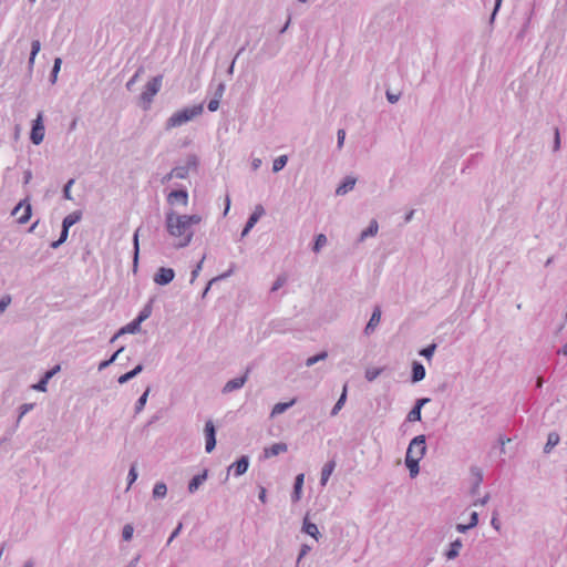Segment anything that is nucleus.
Here are the masks:
<instances>
[{"instance_id": "a211bd4d", "label": "nucleus", "mask_w": 567, "mask_h": 567, "mask_svg": "<svg viewBox=\"0 0 567 567\" xmlns=\"http://www.w3.org/2000/svg\"><path fill=\"white\" fill-rule=\"evenodd\" d=\"M296 402H297L296 399H291L289 402H284V403L275 404L272 410H271L270 416L275 417V416H277L279 414H282L287 409L292 406Z\"/></svg>"}, {"instance_id": "c9c22d12", "label": "nucleus", "mask_w": 567, "mask_h": 567, "mask_svg": "<svg viewBox=\"0 0 567 567\" xmlns=\"http://www.w3.org/2000/svg\"><path fill=\"white\" fill-rule=\"evenodd\" d=\"M327 244V237L323 234L317 236L313 250L319 251Z\"/></svg>"}, {"instance_id": "4468645a", "label": "nucleus", "mask_w": 567, "mask_h": 567, "mask_svg": "<svg viewBox=\"0 0 567 567\" xmlns=\"http://www.w3.org/2000/svg\"><path fill=\"white\" fill-rule=\"evenodd\" d=\"M429 401H430L429 399L417 400L415 406L408 414V421H410V422L420 421L421 420V409Z\"/></svg>"}, {"instance_id": "4be33fe9", "label": "nucleus", "mask_w": 567, "mask_h": 567, "mask_svg": "<svg viewBox=\"0 0 567 567\" xmlns=\"http://www.w3.org/2000/svg\"><path fill=\"white\" fill-rule=\"evenodd\" d=\"M461 548H462V542L460 539L454 540L445 554L446 558L447 559L456 558L460 554Z\"/></svg>"}, {"instance_id": "f03ea898", "label": "nucleus", "mask_w": 567, "mask_h": 567, "mask_svg": "<svg viewBox=\"0 0 567 567\" xmlns=\"http://www.w3.org/2000/svg\"><path fill=\"white\" fill-rule=\"evenodd\" d=\"M204 111L203 104L193 105L190 107L183 109L175 112L166 123V128L171 130L185 124L194 117L200 115Z\"/></svg>"}, {"instance_id": "f3484780", "label": "nucleus", "mask_w": 567, "mask_h": 567, "mask_svg": "<svg viewBox=\"0 0 567 567\" xmlns=\"http://www.w3.org/2000/svg\"><path fill=\"white\" fill-rule=\"evenodd\" d=\"M334 467H336L334 461H329L323 465L322 471H321V478H320V483L322 486H324L327 484V482L329 481L332 472L334 471Z\"/></svg>"}, {"instance_id": "bb28decb", "label": "nucleus", "mask_w": 567, "mask_h": 567, "mask_svg": "<svg viewBox=\"0 0 567 567\" xmlns=\"http://www.w3.org/2000/svg\"><path fill=\"white\" fill-rule=\"evenodd\" d=\"M205 480H206V473L194 476L188 484V491L190 493H194L195 491H197L199 485H202Z\"/></svg>"}, {"instance_id": "ea45409f", "label": "nucleus", "mask_w": 567, "mask_h": 567, "mask_svg": "<svg viewBox=\"0 0 567 567\" xmlns=\"http://www.w3.org/2000/svg\"><path fill=\"white\" fill-rule=\"evenodd\" d=\"M40 49H41L40 41H38V40L32 41L30 62L33 61L34 56L39 53Z\"/></svg>"}, {"instance_id": "79ce46f5", "label": "nucleus", "mask_w": 567, "mask_h": 567, "mask_svg": "<svg viewBox=\"0 0 567 567\" xmlns=\"http://www.w3.org/2000/svg\"><path fill=\"white\" fill-rule=\"evenodd\" d=\"M286 281H287V276H285V275L279 276V277L276 279V281H275V284H274V286H272L271 290H272V291L278 290L279 288H281V287L286 284Z\"/></svg>"}, {"instance_id": "dca6fc26", "label": "nucleus", "mask_w": 567, "mask_h": 567, "mask_svg": "<svg viewBox=\"0 0 567 567\" xmlns=\"http://www.w3.org/2000/svg\"><path fill=\"white\" fill-rule=\"evenodd\" d=\"M229 470H234L236 476L243 475L248 470V458L243 456L237 462L231 464Z\"/></svg>"}, {"instance_id": "58836bf2", "label": "nucleus", "mask_w": 567, "mask_h": 567, "mask_svg": "<svg viewBox=\"0 0 567 567\" xmlns=\"http://www.w3.org/2000/svg\"><path fill=\"white\" fill-rule=\"evenodd\" d=\"M133 532H134V528L132 525H125L124 528H123V533H122V536H123V539L128 542L132 539L133 537Z\"/></svg>"}, {"instance_id": "f704fd0d", "label": "nucleus", "mask_w": 567, "mask_h": 567, "mask_svg": "<svg viewBox=\"0 0 567 567\" xmlns=\"http://www.w3.org/2000/svg\"><path fill=\"white\" fill-rule=\"evenodd\" d=\"M184 169L183 168H174L168 175L163 178V182H168L174 177L184 178Z\"/></svg>"}, {"instance_id": "aec40b11", "label": "nucleus", "mask_w": 567, "mask_h": 567, "mask_svg": "<svg viewBox=\"0 0 567 567\" xmlns=\"http://www.w3.org/2000/svg\"><path fill=\"white\" fill-rule=\"evenodd\" d=\"M355 185V178L353 177H347L344 182L337 188L336 193L337 195H344L349 190L353 189Z\"/></svg>"}, {"instance_id": "6ab92c4d", "label": "nucleus", "mask_w": 567, "mask_h": 567, "mask_svg": "<svg viewBox=\"0 0 567 567\" xmlns=\"http://www.w3.org/2000/svg\"><path fill=\"white\" fill-rule=\"evenodd\" d=\"M425 378V369L419 362H413L412 367V380L413 382H419Z\"/></svg>"}, {"instance_id": "8fccbe9b", "label": "nucleus", "mask_w": 567, "mask_h": 567, "mask_svg": "<svg viewBox=\"0 0 567 567\" xmlns=\"http://www.w3.org/2000/svg\"><path fill=\"white\" fill-rule=\"evenodd\" d=\"M122 351H123V348L118 349V350H117V351H116V352L111 357V359H110V360L104 361V362H102V363L100 364V369H103V368L107 367L110 363H112V362L116 359V357H117Z\"/></svg>"}, {"instance_id": "b1692460", "label": "nucleus", "mask_w": 567, "mask_h": 567, "mask_svg": "<svg viewBox=\"0 0 567 567\" xmlns=\"http://www.w3.org/2000/svg\"><path fill=\"white\" fill-rule=\"evenodd\" d=\"M477 522H478V515L476 512H472L471 513V520L468 524H457L456 525V529L461 533H464L465 530H467L468 528H472L474 526L477 525Z\"/></svg>"}, {"instance_id": "4c0bfd02", "label": "nucleus", "mask_w": 567, "mask_h": 567, "mask_svg": "<svg viewBox=\"0 0 567 567\" xmlns=\"http://www.w3.org/2000/svg\"><path fill=\"white\" fill-rule=\"evenodd\" d=\"M148 393H150V389H147L143 395L137 400V403H136V411L140 412L143 410L144 405L146 404V401H147V396H148Z\"/></svg>"}, {"instance_id": "e2e57ef3", "label": "nucleus", "mask_w": 567, "mask_h": 567, "mask_svg": "<svg viewBox=\"0 0 567 567\" xmlns=\"http://www.w3.org/2000/svg\"><path fill=\"white\" fill-rule=\"evenodd\" d=\"M327 352H321L320 354H317L316 358H318V361L324 360L327 358Z\"/></svg>"}, {"instance_id": "f257e3e1", "label": "nucleus", "mask_w": 567, "mask_h": 567, "mask_svg": "<svg viewBox=\"0 0 567 567\" xmlns=\"http://www.w3.org/2000/svg\"><path fill=\"white\" fill-rule=\"evenodd\" d=\"M202 221L199 215H179L173 210L166 214L167 233L176 240L175 247H186L194 236L192 226Z\"/></svg>"}, {"instance_id": "0eeeda50", "label": "nucleus", "mask_w": 567, "mask_h": 567, "mask_svg": "<svg viewBox=\"0 0 567 567\" xmlns=\"http://www.w3.org/2000/svg\"><path fill=\"white\" fill-rule=\"evenodd\" d=\"M204 434L206 440L205 450L207 453H210L216 446V431L213 421L209 420L205 423Z\"/></svg>"}, {"instance_id": "473e14b6", "label": "nucleus", "mask_w": 567, "mask_h": 567, "mask_svg": "<svg viewBox=\"0 0 567 567\" xmlns=\"http://www.w3.org/2000/svg\"><path fill=\"white\" fill-rule=\"evenodd\" d=\"M382 372V369L380 368H369L365 371V378L368 381L375 380Z\"/></svg>"}, {"instance_id": "338daca9", "label": "nucleus", "mask_w": 567, "mask_h": 567, "mask_svg": "<svg viewBox=\"0 0 567 567\" xmlns=\"http://www.w3.org/2000/svg\"><path fill=\"white\" fill-rule=\"evenodd\" d=\"M259 498H260V501H261L262 503H265V502H266V491H265V489H262V491H261V493H260V495H259Z\"/></svg>"}, {"instance_id": "9d476101", "label": "nucleus", "mask_w": 567, "mask_h": 567, "mask_svg": "<svg viewBox=\"0 0 567 567\" xmlns=\"http://www.w3.org/2000/svg\"><path fill=\"white\" fill-rule=\"evenodd\" d=\"M167 200L169 204L179 203L183 206H187L188 194L186 190H173L168 194Z\"/></svg>"}, {"instance_id": "5701e85b", "label": "nucleus", "mask_w": 567, "mask_h": 567, "mask_svg": "<svg viewBox=\"0 0 567 567\" xmlns=\"http://www.w3.org/2000/svg\"><path fill=\"white\" fill-rule=\"evenodd\" d=\"M303 532L315 539H318L320 533L316 524L310 523L307 518L303 522Z\"/></svg>"}, {"instance_id": "f8f14e48", "label": "nucleus", "mask_w": 567, "mask_h": 567, "mask_svg": "<svg viewBox=\"0 0 567 567\" xmlns=\"http://www.w3.org/2000/svg\"><path fill=\"white\" fill-rule=\"evenodd\" d=\"M287 450H288V446L286 443H275L271 446L266 447L264 450V456L266 458H270L272 456H277L280 453L287 452Z\"/></svg>"}, {"instance_id": "13d9d810", "label": "nucleus", "mask_w": 567, "mask_h": 567, "mask_svg": "<svg viewBox=\"0 0 567 567\" xmlns=\"http://www.w3.org/2000/svg\"><path fill=\"white\" fill-rule=\"evenodd\" d=\"M317 362H318V358H316V355H313V357H310V358L307 359L306 364L308 367H311V365H313Z\"/></svg>"}, {"instance_id": "20e7f679", "label": "nucleus", "mask_w": 567, "mask_h": 567, "mask_svg": "<svg viewBox=\"0 0 567 567\" xmlns=\"http://www.w3.org/2000/svg\"><path fill=\"white\" fill-rule=\"evenodd\" d=\"M425 437L423 435H419L414 437L406 451L405 458H415L416 461H420L423 455L425 454Z\"/></svg>"}, {"instance_id": "c03bdc74", "label": "nucleus", "mask_w": 567, "mask_h": 567, "mask_svg": "<svg viewBox=\"0 0 567 567\" xmlns=\"http://www.w3.org/2000/svg\"><path fill=\"white\" fill-rule=\"evenodd\" d=\"M68 235H69V229L62 227L60 239L58 241H54L52 244V247L56 248L59 245H61L63 241H65L68 238Z\"/></svg>"}, {"instance_id": "5fc2aeb1", "label": "nucleus", "mask_w": 567, "mask_h": 567, "mask_svg": "<svg viewBox=\"0 0 567 567\" xmlns=\"http://www.w3.org/2000/svg\"><path fill=\"white\" fill-rule=\"evenodd\" d=\"M61 65H62V60L60 58H56L54 60V64H53L52 71H60Z\"/></svg>"}, {"instance_id": "bf43d9fd", "label": "nucleus", "mask_w": 567, "mask_h": 567, "mask_svg": "<svg viewBox=\"0 0 567 567\" xmlns=\"http://www.w3.org/2000/svg\"><path fill=\"white\" fill-rule=\"evenodd\" d=\"M32 408H33L32 404H23L22 408H21L22 409L21 416L23 414H25L28 411H30Z\"/></svg>"}, {"instance_id": "6e6d98bb", "label": "nucleus", "mask_w": 567, "mask_h": 567, "mask_svg": "<svg viewBox=\"0 0 567 567\" xmlns=\"http://www.w3.org/2000/svg\"><path fill=\"white\" fill-rule=\"evenodd\" d=\"M182 529V524H178V526L176 527V529L173 532V534L171 535L169 539H168V544L178 535V533L181 532Z\"/></svg>"}, {"instance_id": "3c124183", "label": "nucleus", "mask_w": 567, "mask_h": 567, "mask_svg": "<svg viewBox=\"0 0 567 567\" xmlns=\"http://www.w3.org/2000/svg\"><path fill=\"white\" fill-rule=\"evenodd\" d=\"M138 256V229L134 234V259L137 260Z\"/></svg>"}, {"instance_id": "72a5a7b5", "label": "nucleus", "mask_w": 567, "mask_h": 567, "mask_svg": "<svg viewBox=\"0 0 567 567\" xmlns=\"http://www.w3.org/2000/svg\"><path fill=\"white\" fill-rule=\"evenodd\" d=\"M167 488L164 483H157L154 486L153 494L155 497H163L166 495Z\"/></svg>"}, {"instance_id": "4d7b16f0", "label": "nucleus", "mask_w": 567, "mask_h": 567, "mask_svg": "<svg viewBox=\"0 0 567 567\" xmlns=\"http://www.w3.org/2000/svg\"><path fill=\"white\" fill-rule=\"evenodd\" d=\"M501 4H502V0H495V8H494V11L492 13V20H494L498 9L501 8Z\"/></svg>"}, {"instance_id": "ddd939ff", "label": "nucleus", "mask_w": 567, "mask_h": 567, "mask_svg": "<svg viewBox=\"0 0 567 567\" xmlns=\"http://www.w3.org/2000/svg\"><path fill=\"white\" fill-rule=\"evenodd\" d=\"M248 371L243 377L229 380L224 386V392H231L234 390L240 389L246 383Z\"/></svg>"}, {"instance_id": "37998d69", "label": "nucleus", "mask_w": 567, "mask_h": 567, "mask_svg": "<svg viewBox=\"0 0 567 567\" xmlns=\"http://www.w3.org/2000/svg\"><path fill=\"white\" fill-rule=\"evenodd\" d=\"M400 95H401L400 91H396V92H393L391 90L386 91V97H388L390 103H395L396 101H399Z\"/></svg>"}, {"instance_id": "cd10ccee", "label": "nucleus", "mask_w": 567, "mask_h": 567, "mask_svg": "<svg viewBox=\"0 0 567 567\" xmlns=\"http://www.w3.org/2000/svg\"><path fill=\"white\" fill-rule=\"evenodd\" d=\"M143 370V367L141 364H138L135 369H133L132 371L127 372V373H124L122 374L120 378H118V383L123 384L125 382H127L128 380H131L132 378H134L135 375H137L141 371Z\"/></svg>"}, {"instance_id": "412c9836", "label": "nucleus", "mask_w": 567, "mask_h": 567, "mask_svg": "<svg viewBox=\"0 0 567 567\" xmlns=\"http://www.w3.org/2000/svg\"><path fill=\"white\" fill-rule=\"evenodd\" d=\"M303 480H305V474H298L297 477H296V481H295V486H293V495H292V498L295 502L299 501L300 497H301V489H302V486H303Z\"/></svg>"}, {"instance_id": "a18cd8bd", "label": "nucleus", "mask_w": 567, "mask_h": 567, "mask_svg": "<svg viewBox=\"0 0 567 567\" xmlns=\"http://www.w3.org/2000/svg\"><path fill=\"white\" fill-rule=\"evenodd\" d=\"M11 303V297L9 295L3 296L0 299V313L3 312Z\"/></svg>"}, {"instance_id": "9b49d317", "label": "nucleus", "mask_w": 567, "mask_h": 567, "mask_svg": "<svg viewBox=\"0 0 567 567\" xmlns=\"http://www.w3.org/2000/svg\"><path fill=\"white\" fill-rule=\"evenodd\" d=\"M142 322L143 318H136L132 322L127 323L125 327L121 328V330L113 337L112 341H114L121 334L137 332Z\"/></svg>"}, {"instance_id": "c85d7f7f", "label": "nucleus", "mask_w": 567, "mask_h": 567, "mask_svg": "<svg viewBox=\"0 0 567 567\" xmlns=\"http://www.w3.org/2000/svg\"><path fill=\"white\" fill-rule=\"evenodd\" d=\"M419 462L415 458H405V465L410 471V475L415 477L419 474Z\"/></svg>"}, {"instance_id": "69168bd1", "label": "nucleus", "mask_w": 567, "mask_h": 567, "mask_svg": "<svg viewBox=\"0 0 567 567\" xmlns=\"http://www.w3.org/2000/svg\"><path fill=\"white\" fill-rule=\"evenodd\" d=\"M309 550V547L308 546H303V548L301 549V553H300V556H299V559H301L302 556H305L307 554V551Z\"/></svg>"}, {"instance_id": "09e8293b", "label": "nucleus", "mask_w": 567, "mask_h": 567, "mask_svg": "<svg viewBox=\"0 0 567 567\" xmlns=\"http://www.w3.org/2000/svg\"><path fill=\"white\" fill-rule=\"evenodd\" d=\"M47 384L48 381L44 378H42L37 384L32 385V388L38 391H45Z\"/></svg>"}, {"instance_id": "864d4df0", "label": "nucleus", "mask_w": 567, "mask_h": 567, "mask_svg": "<svg viewBox=\"0 0 567 567\" xmlns=\"http://www.w3.org/2000/svg\"><path fill=\"white\" fill-rule=\"evenodd\" d=\"M136 477H137V474H136L135 467L133 466L128 473L130 485L136 480Z\"/></svg>"}, {"instance_id": "0e129e2a", "label": "nucleus", "mask_w": 567, "mask_h": 567, "mask_svg": "<svg viewBox=\"0 0 567 567\" xmlns=\"http://www.w3.org/2000/svg\"><path fill=\"white\" fill-rule=\"evenodd\" d=\"M492 525L494 526L495 529H497V530L499 529V526L497 524V518L495 516L492 518Z\"/></svg>"}, {"instance_id": "603ef678", "label": "nucleus", "mask_w": 567, "mask_h": 567, "mask_svg": "<svg viewBox=\"0 0 567 567\" xmlns=\"http://www.w3.org/2000/svg\"><path fill=\"white\" fill-rule=\"evenodd\" d=\"M344 138H346V132L344 130H339L338 131V147L341 148L342 145H343V142H344Z\"/></svg>"}, {"instance_id": "774afa93", "label": "nucleus", "mask_w": 567, "mask_h": 567, "mask_svg": "<svg viewBox=\"0 0 567 567\" xmlns=\"http://www.w3.org/2000/svg\"><path fill=\"white\" fill-rule=\"evenodd\" d=\"M559 353L567 355V344H565L560 350Z\"/></svg>"}, {"instance_id": "a19ab883", "label": "nucleus", "mask_w": 567, "mask_h": 567, "mask_svg": "<svg viewBox=\"0 0 567 567\" xmlns=\"http://www.w3.org/2000/svg\"><path fill=\"white\" fill-rule=\"evenodd\" d=\"M435 344H431L424 349L421 350L420 354L425 357L426 359H431L434 351H435Z\"/></svg>"}, {"instance_id": "6e6552de", "label": "nucleus", "mask_w": 567, "mask_h": 567, "mask_svg": "<svg viewBox=\"0 0 567 567\" xmlns=\"http://www.w3.org/2000/svg\"><path fill=\"white\" fill-rule=\"evenodd\" d=\"M175 272L172 268L162 267L155 274L154 281L157 285H167L174 279Z\"/></svg>"}, {"instance_id": "393cba45", "label": "nucleus", "mask_w": 567, "mask_h": 567, "mask_svg": "<svg viewBox=\"0 0 567 567\" xmlns=\"http://www.w3.org/2000/svg\"><path fill=\"white\" fill-rule=\"evenodd\" d=\"M81 219V213L80 212H74V213H71L69 214L64 219H63V228H70L71 226H73L75 223H78L79 220Z\"/></svg>"}, {"instance_id": "052dcab7", "label": "nucleus", "mask_w": 567, "mask_h": 567, "mask_svg": "<svg viewBox=\"0 0 567 567\" xmlns=\"http://www.w3.org/2000/svg\"><path fill=\"white\" fill-rule=\"evenodd\" d=\"M53 375H54V373H53L51 370H49L48 372H45V374H44V377H43V378L49 382V380H50Z\"/></svg>"}, {"instance_id": "680f3d73", "label": "nucleus", "mask_w": 567, "mask_h": 567, "mask_svg": "<svg viewBox=\"0 0 567 567\" xmlns=\"http://www.w3.org/2000/svg\"><path fill=\"white\" fill-rule=\"evenodd\" d=\"M555 144H556V148L559 147V132L558 130H556V134H555Z\"/></svg>"}, {"instance_id": "2eb2a0df", "label": "nucleus", "mask_w": 567, "mask_h": 567, "mask_svg": "<svg viewBox=\"0 0 567 567\" xmlns=\"http://www.w3.org/2000/svg\"><path fill=\"white\" fill-rule=\"evenodd\" d=\"M380 320H381V309H380V307H375L372 312V316L365 327V333L369 334L370 332H372L380 323Z\"/></svg>"}, {"instance_id": "7ed1b4c3", "label": "nucleus", "mask_w": 567, "mask_h": 567, "mask_svg": "<svg viewBox=\"0 0 567 567\" xmlns=\"http://www.w3.org/2000/svg\"><path fill=\"white\" fill-rule=\"evenodd\" d=\"M162 85V76H155L146 85L145 91L141 94V105L144 110H148L153 97L157 94Z\"/></svg>"}, {"instance_id": "de8ad7c7", "label": "nucleus", "mask_w": 567, "mask_h": 567, "mask_svg": "<svg viewBox=\"0 0 567 567\" xmlns=\"http://www.w3.org/2000/svg\"><path fill=\"white\" fill-rule=\"evenodd\" d=\"M219 103H220V101H219V100H217V99H214V97H213V99L208 102L207 107H208V110H209L210 112H215V111H217V110H218V107H219Z\"/></svg>"}, {"instance_id": "2f4dec72", "label": "nucleus", "mask_w": 567, "mask_h": 567, "mask_svg": "<svg viewBox=\"0 0 567 567\" xmlns=\"http://www.w3.org/2000/svg\"><path fill=\"white\" fill-rule=\"evenodd\" d=\"M287 161H288V157L287 155H281L279 157H277L275 161H274V165H272V171L275 173L281 171L286 164H287Z\"/></svg>"}, {"instance_id": "423d86ee", "label": "nucleus", "mask_w": 567, "mask_h": 567, "mask_svg": "<svg viewBox=\"0 0 567 567\" xmlns=\"http://www.w3.org/2000/svg\"><path fill=\"white\" fill-rule=\"evenodd\" d=\"M30 138H31L32 143L35 145L41 144L44 138V125H43L42 113H39L37 118L33 122Z\"/></svg>"}, {"instance_id": "c756f323", "label": "nucleus", "mask_w": 567, "mask_h": 567, "mask_svg": "<svg viewBox=\"0 0 567 567\" xmlns=\"http://www.w3.org/2000/svg\"><path fill=\"white\" fill-rule=\"evenodd\" d=\"M346 399H347V385L343 386V391L331 411L332 415H337L338 412L343 408Z\"/></svg>"}, {"instance_id": "1a4fd4ad", "label": "nucleus", "mask_w": 567, "mask_h": 567, "mask_svg": "<svg viewBox=\"0 0 567 567\" xmlns=\"http://www.w3.org/2000/svg\"><path fill=\"white\" fill-rule=\"evenodd\" d=\"M265 214V209L261 205H256L254 213L250 215L244 230L243 236H246L250 229L256 225V223L259 220V218Z\"/></svg>"}, {"instance_id": "39448f33", "label": "nucleus", "mask_w": 567, "mask_h": 567, "mask_svg": "<svg viewBox=\"0 0 567 567\" xmlns=\"http://www.w3.org/2000/svg\"><path fill=\"white\" fill-rule=\"evenodd\" d=\"M32 208L27 199L20 202L14 209L12 215L17 217L19 224H27L31 218Z\"/></svg>"}, {"instance_id": "a878e982", "label": "nucleus", "mask_w": 567, "mask_h": 567, "mask_svg": "<svg viewBox=\"0 0 567 567\" xmlns=\"http://www.w3.org/2000/svg\"><path fill=\"white\" fill-rule=\"evenodd\" d=\"M559 443V435L556 432L548 434L546 445L544 447L545 453H549L553 447Z\"/></svg>"}, {"instance_id": "e433bc0d", "label": "nucleus", "mask_w": 567, "mask_h": 567, "mask_svg": "<svg viewBox=\"0 0 567 567\" xmlns=\"http://www.w3.org/2000/svg\"><path fill=\"white\" fill-rule=\"evenodd\" d=\"M224 92H225V85L223 83H217L214 89L213 97L220 101L224 95Z\"/></svg>"}, {"instance_id": "7c9ffc66", "label": "nucleus", "mask_w": 567, "mask_h": 567, "mask_svg": "<svg viewBox=\"0 0 567 567\" xmlns=\"http://www.w3.org/2000/svg\"><path fill=\"white\" fill-rule=\"evenodd\" d=\"M378 229H379V226H378L377 220H372V221L370 223L369 227H368L365 230H363V231L361 233V239L363 240V239H365V238H367V237H369V236H374V235H377Z\"/></svg>"}, {"instance_id": "49530a36", "label": "nucleus", "mask_w": 567, "mask_h": 567, "mask_svg": "<svg viewBox=\"0 0 567 567\" xmlns=\"http://www.w3.org/2000/svg\"><path fill=\"white\" fill-rule=\"evenodd\" d=\"M74 183V179H70L66 185L64 186V189H63V194H64V198L68 199V200H71L72 199V196H71V186L73 185Z\"/></svg>"}]
</instances>
